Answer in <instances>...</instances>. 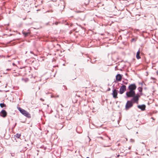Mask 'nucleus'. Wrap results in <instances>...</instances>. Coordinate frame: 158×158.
Segmentation results:
<instances>
[{
  "instance_id": "1",
  "label": "nucleus",
  "mask_w": 158,
  "mask_h": 158,
  "mask_svg": "<svg viewBox=\"0 0 158 158\" xmlns=\"http://www.w3.org/2000/svg\"><path fill=\"white\" fill-rule=\"evenodd\" d=\"M136 88V86L135 84H133L130 85L128 87L129 91L126 92V95L128 98L132 97L131 101L133 102L138 103L140 96L138 94H135V90Z\"/></svg>"
},
{
  "instance_id": "2",
  "label": "nucleus",
  "mask_w": 158,
  "mask_h": 158,
  "mask_svg": "<svg viewBox=\"0 0 158 158\" xmlns=\"http://www.w3.org/2000/svg\"><path fill=\"white\" fill-rule=\"evenodd\" d=\"M132 102L134 103L132 101H131V100L130 101H128L127 102L125 106L126 110H129L130 108L133 106V105Z\"/></svg>"
},
{
  "instance_id": "3",
  "label": "nucleus",
  "mask_w": 158,
  "mask_h": 158,
  "mask_svg": "<svg viewBox=\"0 0 158 158\" xmlns=\"http://www.w3.org/2000/svg\"><path fill=\"white\" fill-rule=\"evenodd\" d=\"M18 109L26 117H29V114L27 111L20 107H18Z\"/></svg>"
},
{
  "instance_id": "4",
  "label": "nucleus",
  "mask_w": 158,
  "mask_h": 158,
  "mask_svg": "<svg viewBox=\"0 0 158 158\" xmlns=\"http://www.w3.org/2000/svg\"><path fill=\"white\" fill-rule=\"evenodd\" d=\"M126 90V86L125 85H122L120 87L119 89V93L120 94H122Z\"/></svg>"
},
{
  "instance_id": "5",
  "label": "nucleus",
  "mask_w": 158,
  "mask_h": 158,
  "mask_svg": "<svg viewBox=\"0 0 158 158\" xmlns=\"http://www.w3.org/2000/svg\"><path fill=\"white\" fill-rule=\"evenodd\" d=\"M112 94L114 98H118L117 96L118 94L117 90L116 89H114L113 90Z\"/></svg>"
},
{
  "instance_id": "6",
  "label": "nucleus",
  "mask_w": 158,
  "mask_h": 158,
  "mask_svg": "<svg viewBox=\"0 0 158 158\" xmlns=\"http://www.w3.org/2000/svg\"><path fill=\"white\" fill-rule=\"evenodd\" d=\"M7 112L4 110H2L0 112V115L4 118L7 115Z\"/></svg>"
},
{
  "instance_id": "7",
  "label": "nucleus",
  "mask_w": 158,
  "mask_h": 158,
  "mask_svg": "<svg viewBox=\"0 0 158 158\" xmlns=\"http://www.w3.org/2000/svg\"><path fill=\"white\" fill-rule=\"evenodd\" d=\"M122 78V76L119 74H118L116 77V80L118 81H121Z\"/></svg>"
},
{
  "instance_id": "8",
  "label": "nucleus",
  "mask_w": 158,
  "mask_h": 158,
  "mask_svg": "<svg viewBox=\"0 0 158 158\" xmlns=\"http://www.w3.org/2000/svg\"><path fill=\"white\" fill-rule=\"evenodd\" d=\"M138 108L142 110H144L145 109L146 106L145 105H138Z\"/></svg>"
},
{
  "instance_id": "9",
  "label": "nucleus",
  "mask_w": 158,
  "mask_h": 158,
  "mask_svg": "<svg viewBox=\"0 0 158 158\" xmlns=\"http://www.w3.org/2000/svg\"><path fill=\"white\" fill-rule=\"evenodd\" d=\"M140 53V50L139 49L137 52L136 55V57L137 59H139L140 58V57L139 56Z\"/></svg>"
},
{
  "instance_id": "10",
  "label": "nucleus",
  "mask_w": 158,
  "mask_h": 158,
  "mask_svg": "<svg viewBox=\"0 0 158 158\" xmlns=\"http://www.w3.org/2000/svg\"><path fill=\"white\" fill-rule=\"evenodd\" d=\"M0 106L1 108H3L6 106L5 104L4 103H1L0 104Z\"/></svg>"
},
{
  "instance_id": "11",
  "label": "nucleus",
  "mask_w": 158,
  "mask_h": 158,
  "mask_svg": "<svg viewBox=\"0 0 158 158\" xmlns=\"http://www.w3.org/2000/svg\"><path fill=\"white\" fill-rule=\"evenodd\" d=\"M15 136L16 137H17V138H19L20 137L21 135L20 134H17Z\"/></svg>"
},
{
  "instance_id": "12",
  "label": "nucleus",
  "mask_w": 158,
  "mask_h": 158,
  "mask_svg": "<svg viewBox=\"0 0 158 158\" xmlns=\"http://www.w3.org/2000/svg\"><path fill=\"white\" fill-rule=\"evenodd\" d=\"M138 90L139 92L141 93L142 92L143 89L142 87H139L138 88Z\"/></svg>"
},
{
  "instance_id": "13",
  "label": "nucleus",
  "mask_w": 158,
  "mask_h": 158,
  "mask_svg": "<svg viewBox=\"0 0 158 158\" xmlns=\"http://www.w3.org/2000/svg\"><path fill=\"white\" fill-rule=\"evenodd\" d=\"M11 68H10V69H6V70L7 71H10L11 70Z\"/></svg>"
},
{
  "instance_id": "14",
  "label": "nucleus",
  "mask_w": 158,
  "mask_h": 158,
  "mask_svg": "<svg viewBox=\"0 0 158 158\" xmlns=\"http://www.w3.org/2000/svg\"><path fill=\"white\" fill-rule=\"evenodd\" d=\"M40 100L41 101H44V99H43L42 98H41L40 99Z\"/></svg>"
},
{
  "instance_id": "15",
  "label": "nucleus",
  "mask_w": 158,
  "mask_h": 158,
  "mask_svg": "<svg viewBox=\"0 0 158 158\" xmlns=\"http://www.w3.org/2000/svg\"><path fill=\"white\" fill-rule=\"evenodd\" d=\"M12 65H13V66H15V64L14 63H12Z\"/></svg>"
},
{
  "instance_id": "16",
  "label": "nucleus",
  "mask_w": 158,
  "mask_h": 158,
  "mask_svg": "<svg viewBox=\"0 0 158 158\" xmlns=\"http://www.w3.org/2000/svg\"><path fill=\"white\" fill-rule=\"evenodd\" d=\"M110 88H109L108 89V91H110Z\"/></svg>"
},
{
  "instance_id": "17",
  "label": "nucleus",
  "mask_w": 158,
  "mask_h": 158,
  "mask_svg": "<svg viewBox=\"0 0 158 158\" xmlns=\"http://www.w3.org/2000/svg\"><path fill=\"white\" fill-rule=\"evenodd\" d=\"M124 84H127V82H126V83H125Z\"/></svg>"
},
{
  "instance_id": "18",
  "label": "nucleus",
  "mask_w": 158,
  "mask_h": 158,
  "mask_svg": "<svg viewBox=\"0 0 158 158\" xmlns=\"http://www.w3.org/2000/svg\"><path fill=\"white\" fill-rule=\"evenodd\" d=\"M119 156V155H118L117 156V157H118Z\"/></svg>"
},
{
  "instance_id": "19",
  "label": "nucleus",
  "mask_w": 158,
  "mask_h": 158,
  "mask_svg": "<svg viewBox=\"0 0 158 158\" xmlns=\"http://www.w3.org/2000/svg\"><path fill=\"white\" fill-rule=\"evenodd\" d=\"M10 56H7V57H9Z\"/></svg>"
},
{
  "instance_id": "20",
  "label": "nucleus",
  "mask_w": 158,
  "mask_h": 158,
  "mask_svg": "<svg viewBox=\"0 0 158 158\" xmlns=\"http://www.w3.org/2000/svg\"><path fill=\"white\" fill-rule=\"evenodd\" d=\"M40 2V3H42V1H41Z\"/></svg>"
},
{
  "instance_id": "21",
  "label": "nucleus",
  "mask_w": 158,
  "mask_h": 158,
  "mask_svg": "<svg viewBox=\"0 0 158 158\" xmlns=\"http://www.w3.org/2000/svg\"><path fill=\"white\" fill-rule=\"evenodd\" d=\"M64 86V88H65V87H65V86Z\"/></svg>"
},
{
  "instance_id": "22",
  "label": "nucleus",
  "mask_w": 158,
  "mask_h": 158,
  "mask_svg": "<svg viewBox=\"0 0 158 158\" xmlns=\"http://www.w3.org/2000/svg\"><path fill=\"white\" fill-rule=\"evenodd\" d=\"M129 149H130V147H129Z\"/></svg>"
},
{
  "instance_id": "23",
  "label": "nucleus",
  "mask_w": 158,
  "mask_h": 158,
  "mask_svg": "<svg viewBox=\"0 0 158 158\" xmlns=\"http://www.w3.org/2000/svg\"><path fill=\"white\" fill-rule=\"evenodd\" d=\"M109 139H110V138H109Z\"/></svg>"
},
{
  "instance_id": "24",
  "label": "nucleus",
  "mask_w": 158,
  "mask_h": 158,
  "mask_svg": "<svg viewBox=\"0 0 158 158\" xmlns=\"http://www.w3.org/2000/svg\"><path fill=\"white\" fill-rule=\"evenodd\" d=\"M86 158H89V157H87Z\"/></svg>"
}]
</instances>
